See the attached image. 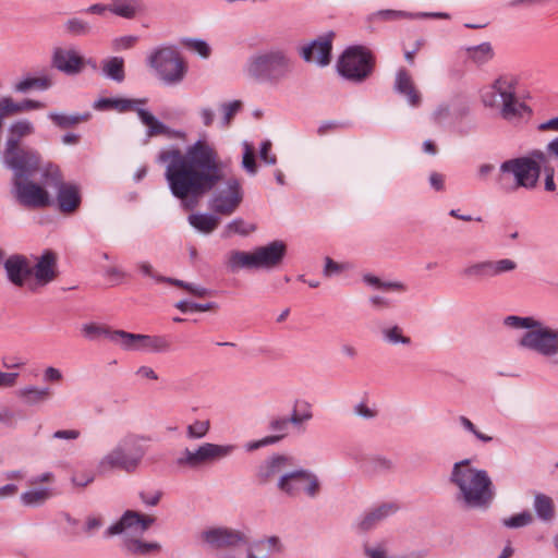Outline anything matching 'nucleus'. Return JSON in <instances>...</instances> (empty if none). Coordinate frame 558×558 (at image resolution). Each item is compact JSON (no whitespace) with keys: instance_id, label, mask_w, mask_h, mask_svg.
Segmentation results:
<instances>
[{"instance_id":"obj_28","label":"nucleus","mask_w":558,"mask_h":558,"mask_svg":"<svg viewBox=\"0 0 558 558\" xmlns=\"http://www.w3.org/2000/svg\"><path fill=\"white\" fill-rule=\"evenodd\" d=\"M56 189L58 190L57 199L59 209L64 214L75 211L82 201L78 187L74 184L63 183Z\"/></svg>"},{"instance_id":"obj_1","label":"nucleus","mask_w":558,"mask_h":558,"mask_svg":"<svg viewBox=\"0 0 558 558\" xmlns=\"http://www.w3.org/2000/svg\"><path fill=\"white\" fill-rule=\"evenodd\" d=\"M157 161L166 166L165 178L170 192L185 210L194 209L225 177L217 148L202 138L189 145L185 151L178 147L160 150Z\"/></svg>"},{"instance_id":"obj_24","label":"nucleus","mask_w":558,"mask_h":558,"mask_svg":"<svg viewBox=\"0 0 558 558\" xmlns=\"http://www.w3.org/2000/svg\"><path fill=\"white\" fill-rule=\"evenodd\" d=\"M93 108L96 111H117L125 113L134 111L140 116V99L122 97H100L94 101Z\"/></svg>"},{"instance_id":"obj_41","label":"nucleus","mask_w":558,"mask_h":558,"mask_svg":"<svg viewBox=\"0 0 558 558\" xmlns=\"http://www.w3.org/2000/svg\"><path fill=\"white\" fill-rule=\"evenodd\" d=\"M255 250L253 252L232 251L228 258V265L232 269H258Z\"/></svg>"},{"instance_id":"obj_64","label":"nucleus","mask_w":558,"mask_h":558,"mask_svg":"<svg viewBox=\"0 0 558 558\" xmlns=\"http://www.w3.org/2000/svg\"><path fill=\"white\" fill-rule=\"evenodd\" d=\"M81 437V432L78 429L70 428V429H58L52 434L53 439L73 441Z\"/></svg>"},{"instance_id":"obj_10","label":"nucleus","mask_w":558,"mask_h":558,"mask_svg":"<svg viewBox=\"0 0 558 558\" xmlns=\"http://www.w3.org/2000/svg\"><path fill=\"white\" fill-rule=\"evenodd\" d=\"M104 536H119L122 549L136 556L140 554V512L126 510L105 530Z\"/></svg>"},{"instance_id":"obj_59","label":"nucleus","mask_w":558,"mask_h":558,"mask_svg":"<svg viewBox=\"0 0 558 558\" xmlns=\"http://www.w3.org/2000/svg\"><path fill=\"white\" fill-rule=\"evenodd\" d=\"M290 421L286 417H277L270 421L269 428L275 432V435L268 437H279L278 442L289 434Z\"/></svg>"},{"instance_id":"obj_16","label":"nucleus","mask_w":558,"mask_h":558,"mask_svg":"<svg viewBox=\"0 0 558 558\" xmlns=\"http://www.w3.org/2000/svg\"><path fill=\"white\" fill-rule=\"evenodd\" d=\"M56 480L52 472H44L32 476L27 483L32 487L20 495V501L24 507L38 508L56 496V490L49 486Z\"/></svg>"},{"instance_id":"obj_44","label":"nucleus","mask_w":558,"mask_h":558,"mask_svg":"<svg viewBox=\"0 0 558 558\" xmlns=\"http://www.w3.org/2000/svg\"><path fill=\"white\" fill-rule=\"evenodd\" d=\"M383 340L390 345H410L412 340L398 325L386 326L381 329Z\"/></svg>"},{"instance_id":"obj_30","label":"nucleus","mask_w":558,"mask_h":558,"mask_svg":"<svg viewBox=\"0 0 558 558\" xmlns=\"http://www.w3.org/2000/svg\"><path fill=\"white\" fill-rule=\"evenodd\" d=\"M34 268V279H54L57 272V255L51 250H45Z\"/></svg>"},{"instance_id":"obj_58","label":"nucleus","mask_w":558,"mask_h":558,"mask_svg":"<svg viewBox=\"0 0 558 558\" xmlns=\"http://www.w3.org/2000/svg\"><path fill=\"white\" fill-rule=\"evenodd\" d=\"M242 167L251 175H255L257 173V165H256L254 149H253L252 145H250L248 143H244Z\"/></svg>"},{"instance_id":"obj_32","label":"nucleus","mask_w":558,"mask_h":558,"mask_svg":"<svg viewBox=\"0 0 558 558\" xmlns=\"http://www.w3.org/2000/svg\"><path fill=\"white\" fill-rule=\"evenodd\" d=\"M45 105L41 101L33 99H23L20 102H14L10 97H3L0 99V113L2 118L19 112L43 109Z\"/></svg>"},{"instance_id":"obj_29","label":"nucleus","mask_w":558,"mask_h":558,"mask_svg":"<svg viewBox=\"0 0 558 558\" xmlns=\"http://www.w3.org/2000/svg\"><path fill=\"white\" fill-rule=\"evenodd\" d=\"M8 279H27L34 274V268L26 256L13 254L4 262Z\"/></svg>"},{"instance_id":"obj_18","label":"nucleus","mask_w":558,"mask_h":558,"mask_svg":"<svg viewBox=\"0 0 558 558\" xmlns=\"http://www.w3.org/2000/svg\"><path fill=\"white\" fill-rule=\"evenodd\" d=\"M494 88L498 92L501 109L500 114L505 120L513 121L529 111L527 106L515 96L514 86L510 81L499 77L494 82Z\"/></svg>"},{"instance_id":"obj_51","label":"nucleus","mask_w":558,"mask_h":558,"mask_svg":"<svg viewBox=\"0 0 558 558\" xmlns=\"http://www.w3.org/2000/svg\"><path fill=\"white\" fill-rule=\"evenodd\" d=\"M254 230V226H247L243 219L236 218L226 226L222 236L229 238L231 234H240L245 236Z\"/></svg>"},{"instance_id":"obj_42","label":"nucleus","mask_w":558,"mask_h":558,"mask_svg":"<svg viewBox=\"0 0 558 558\" xmlns=\"http://www.w3.org/2000/svg\"><path fill=\"white\" fill-rule=\"evenodd\" d=\"M354 269L355 265L351 262L338 263L327 256L323 272L326 277L357 276Z\"/></svg>"},{"instance_id":"obj_12","label":"nucleus","mask_w":558,"mask_h":558,"mask_svg":"<svg viewBox=\"0 0 558 558\" xmlns=\"http://www.w3.org/2000/svg\"><path fill=\"white\" fill-rule=\"evenodd\" d=\"M177 288L186 292L190 298L175 303V307L183 313L187 312H208L215 310V302H195L194 299H209L215 296L216 292L208 287L205 281H170Z\"/></svg>"},{"instance_id":"obj_47","label":"nucleus","mask_w":558,"mask_h":558,"mask_svg":"<svg viewBox=\"0 0 558 558\" xmlns=\"http://www.w3.org/2000/svg\"><path fill=\"white\" fill-rule=\"evenodd\" d=\"M169 347V342L163 337L142 335V351L159 353L168 351Z\"/></svg>"},{"instance_id":"obj_34","label":"nucleus","mask_w":558,"mask_h":558,"mask_svg":"<svg viewBox=\"0 0 558 558\" xmlns=\"http://www.w3.org/2000/svg\"><path fill=\"white\" fill-rule=\"evenodd\" d=\"M466 59L476 65H484L488 63L495 56L490 43H482L476 46H470L464 49Z\"/></svg>"},{"instance_id":"obj_63","label":"nucleus","mask_w":558,"mask_h":558,"mask_svg":"<svg viewBox=\"0 0 558 558\" xmlns=\"http://www.w3.org/2000/svg\"><path fill=\"white\" fill-rule=\"evenodd\" d=\"M187 45L203 58H208L210 56L211 49L209 45L202 39H191Z\"/></svg>"},{"instance_id":"obj_4","label":"nucleus","mask_w":558,"mask_h":558,"mask_svg":"<svg viewBox=\"0 0 558 558\" xmlns=\"http://www.w3.org/2000/svg\"><path fill=\"white\" fill-rule=\"evenodd\" d=\"M545 160V151L535 149L529 156L508 159L501 162L496 183L504 192H514L520 187L534 189L539 179V163Z\"/></svg>"},{"instance_id":"obj_35","label":"nucleus","mask_w":558,"mask_h":558,"mask_svg":"<svg viewBox=\"0 0 558 558\" xmlns=\"http://www.w3.org/2000/svg\"><path fill=\"white\" fill-rule=\"evenodd\" d=\"M108 341L121 350L133 351L140 345V335L112 329Z\"/></svg>"},{"instance_id":"obj_6","label":"nucleus","mask_w":558,"mask_h":558,"mask_svg":"<svg viewBox=\"0 0 558 558\" xmlns=\"http://www.w3.org/2000/svg\"><path fill=\"white\" fill-rule=\"evenodd\" d=\"M504 325L513 329H526L519 344L545 357L558 354V329L544 326L533 317L507 316Z\"/></svg>"},{"instance_id":"obj_25","label":"nucleus","mask_w":558,"mask_h":558,"mask_svg":"<svg viewBox=\"0 0 558 558\" xmlns=\"http://www.w3.org/2000/svg\"><path fill=\"white\" fill-rule=\"evenodd\" d=\"M136 465L134 460H130L118 447H114L99 460L97 470L100 474H106L114 469L131 472L136 469Z\"/></svg>"},{"instance_id":"obj_40","label":"nucleus","mask_w":558,"mask_h":558,"mask_svg":"<svg viewBox=\"0 0 558 558\" xmlns=\"http://www.w3.org/2000/svg\"><path fill=\"white\" fill-rule=\"evenodd\" d=\"M189 222L197 231L208 234L218 227L220 219L211 214H191Z\"/></svg>"},{"instance_id":"obj_54","label":"nucleus","mask_w":558,"mask_h":558,"mask_svg":"<svg viewBox=\"0 0 558 558\" xmlns=\"http://www.w3.org/2000/svg\"><path fill=\"white\" fill-rule=\"evenodd\" d=\"M465 277H494L490 262H482L473 264L463 270Z\"/></svg>"},{"instance_id":"obj_33","label":"nucleus","mask_w":558,"mask_h":558,"mask_svg":"<svg viewBox=\"0 0 558 558\" xmlns=\"http://www.w3.org/2000/svg\"><path fill=\"white\" fill-rule=\"evenodd\" d=\"M101 74L113 82L122 83L125 78L122 57H109L101 61Z\"/></svg>"},{"instance_id":"obj_60","label":"nucleus","mask_w":558,"mask_h":558,"mask_svg":"<svg viewBox=\"0 0 558 558\" xmlns=\"http://www.w3.org/2000/svg\"><path fill=\"white\" fill-rule=\"evenodd\" d=\"M64 379L63 373L61 369L54 366H47L43 371V380L48 384H60Z\"/></svg>"},{"instance_id":"obj_52","label":"nucleus","mask_w":558,"mask_h":558,"mask_svg":"<svg viewBox=\"0 0 558 558\" xmlns=\"http://www.w3.org/2000/svg\"><path fill=\"white\" fill-rule=\"evenodd\" d=\"M458 422L464 430L472 434L478 441L483 444H488L493 441V436L481 432L469 417L460 415L458 417Z\"/></svg>"},{"instance_id":"obj_23","label":"nucleus","mask_w":558,"mask_h":558,"mask_svg":"<svg viewBox=\"0 0 558 558\" xmlns=\"http://www.w3.org/2000/svg\"><path fill=\"white\" fill-rule=\"evenodd\" d=\"M393 89L397 94L403 96L411 107L417 108L421 106L422 95L407 69L401 68L397 71Z\"/></svg>"},{"instance_id":"obj_14","label":"nucleus","mask_w":558,"mask_h":558,"mask_svg":"<svg viewBox=\"0 0 558 558\" xmlns=\"http://www.w3.org/2000/svg\"><path fill=\"white\" fill-rule=\"evenodd\" d=\"M243 201V190L240 179L231 177L226 181V187L214 193L209 207L222 216L232 215Z\"/></svg>"},{"instance_id":"obj_50","label":"nucleus","mask_w":558,"mask_h":558,"mask_svg":"<svg viewBox=\"0 0 558 558\" xmlns=\"http://www.w3.org/2000/svg\"><path fill=\"white\" fill-rule=\"evenodd\" d=\"M210 429V422L208 420H197L186 426V438L191 440L202 439Z\"/></svg>"},{"instance_id":"obj_46","label":"nucleus","mask_w":558,"mask_h":558,"mask_svg":"<svg viewBox=\"0 0 558 558\" xmlns=\"http://www.w3.org/2000/svg\"><path fill=\"white\" fill-rule=\"evenodd\" d=\"M116 447L137 464V451L140 448V438L137 434L134 433L125 435Z\"/></svg>"},{"instance_id":"obj_11","label":"nucleus","mask_w":558,"mask_h":558,"mask_svg":"<svg viewBox=\"0 0 558 558\" xmlns=\"http://www.w3.org/2000/svg\"><path fill=\"white\" fill-rule=\"evenodd\" d=\"M277 489L289 497H299L302 494L316 498L320 490V482L312 471L291 466L288 475L277 484Z\"/></svg>"},{"instance_id":"obj_45","label":"nucleus","mask_w":558,"mask_h":558,"mask_svg":"<svg viewBox=\"0 0 558 558\" xmlns=\"http://www.w3.org/2000/svg\"><path fill=\"white\" fill-rule=\"evenodd\" d=\"M50 86H51V80L48 76L34 77V76L27 75L14 85V90L16 93L25 94L33 88L46 90Z\"/></svg>"},{"instance_id":"obj_39","label":"nucleus","mask_w":558,"mask_h":558,"mask_svg":"<svg viewBox=\"0 0 558 558\" xmlns=\"http://www.w3.org/2000/svg\"><path fill=\"white\" fill-rule=\"evenodd\" d=\"M48 119L59 129L65 130L72 128L83 121H87L90 118L89 112L64 114L58 112H49Z\"/></svg>"},{"instance_id":"obj_8","label":"nucleus","mask_w":558,"mask_h":558,"mask_svg":"<svg viewBox=\"0 0 558 558\" xmlns=\"http://www.w3.org/2000/svg\"><path fill=\"white\" fill-rule=\"evenodd\" d=\"M373 69L372 53L361 46L348 48L338 61L340 75L354 83L364 82L372 74Z\"/></svg>"},{"instance_id":"obj_56","label":"nucleus","mask_w":558,"mask_h":558,"mask_svg":"<svg viewBox=\"0 0 558 558\" xmlns=\"http://www.w3.org/2000/svg\"><path fill=\"white\" fill-rule=\"evenodd\" d=\"M504 525L510 529H518L530 525L533 522V515L529 511L514 514L510 518L504 519Z\"/></svg>"},{"instance_id":"obj_15","label":"nucleus","mask_w":558,"mask_h":558,"mask_svg":"<svg viewBox=\"0 0 558 558\" xmlns=\"http://www.w3.org/2000/svg\"><path fill=\"white\" fill-rule=\"evenodd\" d=\"M199 543L213 549L233 548L246 543L244 532L228 526H209L199 532Z\"/></svg>"},{"instance_id":"obj_36","label":"nucleus","mask_w":558,"mask_h":558,"mask_svg":"<svg viewBox=\"0 0 558 558\" xmlns=\"http://www.w3.org/2000/svg\"><path fill=\"white\" fill-rule=\"evenodd\" d=\"M281 548L282 545L279 537L270 536L257 542L248 554V558H267L272 554L279 553Z\"/></svg>"},{"instance_id":"obj_37","label":"nucleus","mask_w":558,"mask_h":558,"mask_svg":"<svg viewBox=\"0 0 558 558\" xmlns=\"http://www.w3.org/2000/svg\"><path fill=\"white\" fill-rule=\"evenodd\" d=\"M468 108L465 106L439 105L433 113V119L438 124H445L465 116Z\"/></svg>"},{"instance_id":"obj_31","label":"nucleus","mask_w":558,"mask_h":558,"mask_svg":"<svg viewBox=\"0 0 558 558\" xmlns=\"http://www.w3.org/2000/svg\"><path fill=\"white\" fill-rule=\"evenodd\" d=\"M16 396L23 403L32 407L47 402L51 398L52 392L48 387L27 385L20 388L16 391Z\"/></svg>"},{"instance_id":"obj_21","label":"nucleus","mask_w":558,"mask_h":558,"mask_svg":"<svg viewBox=\"0 0 558 558\" xmlns=\"http://www.w3.org/2000/svg\"><path fill=\"white\" fill-rule=\"evenodd\" d=\"M51 64L66 75H77L85 66V59L75 49L56 48Z\"/></svg>"},{"instance_id":"obj_49","label":"nucleus","mask_w":558,"mask_h":558,"mask_svg":"<svg viewBox=\"0 0 558 558\" xmlns=\"http://www.w3.org/2000/svg\"><path fill=\"white\" fill-rule=\"evenodd\" d=\"M109 11L124 19H132L135 16L136 8L134 0H112Z\"/></svg>"},{"instance_id":"obj_62","label":"nucleus","mask_w":558,"mask_h":558,"mask_svg":"<svg viewBox=\"0 0 558 558\" xmlns=\"http://www.w3.org/2000/svg\"><path fill=\"white\" fill-rule=\"evenodd\" d=\"M492 270L494 271V277L501 275L504 272L515 269L517 264L512 259L505 258L496 262H490Z\"/></svg>"},{"instance_id":"obj_3","label":"nucleus","mask_w":558,"mask_h":558,"mask_svg":"<svg viewBox=\"0 0 558 558\" xmlns=\"http://www.w3.org/2000/svg\"><path fill=\"white\" fill-rule=\"evenodd\" d=\"M294 65L295 60L291 53L276 47L250 56L244 73L254 82L277 86L293 74Z\"/></svg>"},{"instance_id":"obj_57","label":"nucleus","mask_w":558,"mask_h":558,"mask_svg":"<svg viewBox=\"0 0 558 558\" xmlns=\"http://www.w3.org/2000/svg\"><path fill=\"white\" fill-rule=\"evenodd\" d=\"M65 31L73 36H83L89 33L90 26L81 19H70L64 24Z\"/></svg>"},{"instance_id":"obj_2","label":"nucleus","mask_w":558,"mask_h":558,"mask_svg":"<svg viewBox=\"0 0 558 558\" xmlns=\"http://www.w3.org/2000/svg\"><path fill=\"white\" fill-rule=\"evenodd\" d=\"M456 487V500L466 509H487L495 497L488 472L472 465L470 459L454 462L449 476Z\"/></svg>"},{"instance_id":"obj_26","label":"nucleus","mask_w":558,"mask_h":558,"mask_svg":"<svg viewBox=\"0 0 558 558\" xmlns=\"http://www.w3.org/2000/svg\"><path fill=\"white\" fill-rule=\"evenodd\" d=\"M398 506L393 502H386L372 508L361 519L359 526L362 531H369L381 523L387 518L398 511Z\"/></svg>"},{"instance_id":"obj_19","label":"nucleus","mask_w":558,"mask_h":558,"mask_svg":"<svg viewBox=\"0 0 558 558\" xmlns=\"http://www.w3.org/2000/svg\"><path fill=\"white\" fill-rule=\"evenodd\" d=\"M336 34L332 31L318 36L311 44L302 47L300 54L306 62H315L320 66L328 65L331 60L332 40Z\"/></svg>"},{"instance_id":"obj_5","label":"nucleus","mask_w":558,"mask_h":558,"mask_svg":"<svg viewBox=\"0 0 558 558\" xmlns=\"http://www.w3.org/2000/svg\"><path fill=\"white\" fill-rule=\"evenodd\" d=\"M40 160H25L4 165L13 173L12 193L16 202L23 207L44 208L51 204L47 190L31 180L38 171Z\"/></svg>"},{"instance_id":"obj_20","label":"nucleus","mask_w":558,"mask_h":558,"mask_svg":"<svg viewBox=\"0 0 558 558\" xmlns=\"http://www.w3.org/2000/svg\"><path fill=\"white\" fill-rule=\"evenodd\" d=\"M255 255L258 269L278 268L287 255V244L281 240H275L256 247Z\"/></svg>"},{"instance_id":"obj_38","label":"nucleus","mask_w":558,"mask_h":558,"mask_svg":"<svg viewBox=\"0 0 558 558\" xmlns=\"http://www.w3.org/2000/svg\"><path fill=\"white\" fill-rule=\"evenodd\" d=\"M533 508L542 521L549 522L555 518L554 500L543 493L534 495Z\"/></svg>"},{"instance_id":"obj_13","label":"nucleus","mask_w":558,"mask_h":558,"mask_svg":"<svg viewBox=\"0 0 558 558\" xmlns=\"http://www.w3.org/2000/svg\"><path fill=\"white\" fill-rule=\"evenodd\" d=\"M234 449L233 445L205 442L195 450L185 449L177 459V464L195 469L205 463L223 459L230 456Z\"/></svg>"},{"instance_id":"obj_7","label":"nucleus","mask_w":558,"mask_h":558,"mask_svg":"<svg viewBox=\"0 0 558 558\" xmlns=\"http://www.w3.org/2000/svg\"><path fill=\"white\" fill-rule=\"evenodd\" d=\"M157 78L167 86H177L187 73V64L175 47H160L147 59Z\"/></svg>"},{"instance_id":"obj_48","label":"nucleus","mask_w":558,"mask_h":558,"mask_svg":"<svg viewBox=\"0 0 558 558\" xmlns=\"http://www.w3.org/2000/svg\"><path fill=\"white\" fill-rule=\"evenodd\" d=\"M41 179L45 185L52 186L54 189L64 183L60 168L52 162L47 163L43 168Z\"/></svg>"},{"instance_id":"obj_53","label":"nucleus","mask_w":558,"mask_h":558,"mask_svg":"<svg viewBox=\"0 0 558 558\" xmlns=\"http://www.w3.org/2000/svg\"><path fill=\"white\" fill-rule=\"evenodd\" d=\"M242 102L240 100H233L225 102L220 106V110L223 113V118L220 122L221 128H228L234 118V116L241 110Z\"/></svg>"},{"instance_id":"obj_22","label":"nucleus","mask_w":558,"mask_h":558,"mask_svg":"<svg viewBox=\"0 0 558 558\" xmlns=\"http://www.w3.org/2000/svg\"><path fill=\"white\" fill-rule=\"evenodd\" d=\"M369 302L375 306H386L392 301V295L404 290L399 281H367Z\"/></svg>"},{"instance_id":"obj_17","label":"nucleus","mask_w":558,"mask_h":558,"mask_svg":"<svg viewBox=\"0 0 558 558\" xmlns=\"http://www.w3.org/2000/svg\"><path fill=\"white\" fill-rule=\"evenodd\" d=\"M291 466H294V459L286 454H272L264 459L255 470V480L260 485L272 482L281 483L288 475Z\"/></svg>"},{"instance_id":"obj_27","label":"nucleus","mask_w":558,"mask_h":558,"mask_svg":"<svg viewBox=\"0 0 558 558\" xmlns=\"http://www.w3.org/2000/svg\"><path fill=\"white\" fill-rule=\"evenodd\" d=\"M142 124L147 128V136H165L167 138H184L185 133L182 131H175L168 128L165 123L159 121L149 111L142 109Z\"/></svg>"},{"instance_id":"obj_9","label":"nucleus","mask_w":558,"mask_h":558,"mask_svg":"<svg viewBox=\"0 0 558 558\" xmlns=\"http://www.w3.org/2000/svg\"><path fill=\"white\" fill-rule=\"evenodd\" d=\"M9 135L3 150V163L22 162L25 160L41 159L39 153L33 148H23L20 144L24 136L34 133V125L31 121L23 119L13 122L9 126Z\"/></svg>"},{"instance_id":"obj_61","label":"nucleus","mask_w":558,"mask_h":558,"mask_svg":"<svg viewBox=\"0 0 558 558\" xmlns=\"http://www.w3.org/2000/svg\"><path fill=\"white\" fill-rule=\"evenodd\" d=\"M137 36H121L111 41L113 51H121L133 47L137 41Z\"/></svg>"},{"instance_id":"obj_55","label":"nucleus","mask_w":558,"mask_h":558,"mask_svg":"<svg viewBox=\"0 0 558 558\" xmlns=\"http://www.w3.org/2000/svg\"><path fill=\"white\" fill-rule=\"evenodd\" d=\"M550 156L551 155H549L546 150L545 151V160H544V162H542V165L539 163V173L543 171L545 174V190L548 192H554L556 190V184L554 181L555 169L550 165V160H549Z\"/></svg>"},{"instance_id":"obj_43","label":"nucleus","mask_w":558,"mask_h":558,"mask_svg":"<svg viewBox=\"0 0 558 558\" xmlns=\"http://www.w3.org/2000/svg\"><path fill=\"white\" fill-rule=\"evenodd\" d=\"M111 330L110 326L99 323H85L81 326L82 337L89 341L109 340Z\"/></svg>"}]
</instances>
